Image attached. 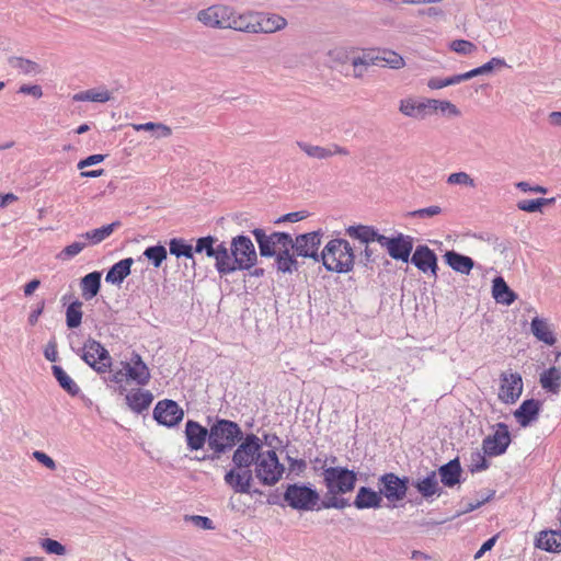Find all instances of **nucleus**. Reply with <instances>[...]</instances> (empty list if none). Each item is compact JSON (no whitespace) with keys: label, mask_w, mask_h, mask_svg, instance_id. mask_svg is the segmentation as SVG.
Returning <instances> with one entry per match:
<instances>
[{"label":"nucleus","mask_w":561,"mask_h":561,"mask_svg":"<svg viewBox=\"0 0 561 561\" xmlns=\"http://www.w3.org/2000/svg\"><path fill=\"white\" fill-rule=\"evenodd\" d=\"M213 26L253 34H271L284 30L287 26V20L276 13L256 11L237 13L229 7L215 5L213 7Z\"/></svg>","instance_id":"nucleus-1"},{"label":"nucleus","mask_w":561,"mask_h":561,"mask_svg":"<svg viewBox=\"0 0 561 561\" xmlns=\"http://www.w3.org/2000/svg\"><path fill=\"white\" fill-rule=\"evenodd\" d=\"M262 442L254 434L247 435L232 456L233 468L225 474L226 483L237 493H250L253 481L251 466L261 456Z\"/></svg>","instance_id":"nucleus-2"},{"label":"nucleus","mask_w":561,"mask_h":561,"mask_svg":"<svg viewBox=\"0 0 561 561\" xmlns=\"http://www.w3.org/2000/svg\"><path fill=\"white\" fill-rule=\"evenodd\" d=\"M213 256L220 273L249 268L257 259L255 248H218V251L213 248Z\"/></svg>","instance_id":"nucleus-3"},{"label":"nucleus","mask_w":561,"mask_h":561,"mask_svg":"<svg viewBox=\"0 0 561 561\" xmlns=\"http://www.w3.org/2000/svg\"><path fill=\"white\" fill-rule=\"evenodd\" d=\"M284 466L279 462L274 450H266L257 457L254 465V472L263 485H274L283 477Z\"/></svg>","instance_id":"nucleus-4"},{"label":"nucleus","mask_w":561,"mask_h":561,"mask_svg":"<svg viewBox=\"0 0 561 561\" xmlns=\"http://www.w3.org/2000/svg\"><path fill=\"white\" fill-rule=\"evenodd\" d=\"M323 480L331 495L345 494L354 490L357 476L343 467H329L323 470Z\"/></svg>","instance_id":"nucleus-5"},{"label":"nucleus","mask_w":561,"mask_h":561,"mask_svg":"<svg viewBox=\"0 0 561 561\" xmlns=\"http://www.w3.org/2000/svg\"><path fill=\"white\" fill-rule=\"evenodd\" d=\"M72 350L75 351L73 347ZM76 353L98 374L106 373L112 365L108 351L93 339H88L82 347L76 350Z\"/></svg>","instance_id":"nucleus-6"},{"label":"nucleus","mask_w":561,"mask_h":561,"mask_svg":"<svg viewBox=\"0 0 561 561\" xmlns=\"http://www.w3.org/2000/svg\"><path fill=\"white\" fill-rule=\"evenodd\" d=\"M242 433L237 423L228 420H218L213 424V451L220 454L231 449Z\"/></svg>","instance_id":"nucleus-7"},{"label":"nucleus","mask_w":561,"mask_h":561,"mask_svg":"<svg viewBox=\"0 0 561 561\" xmlns=\"http://www.w3.org/2000/svg\"><path fill=\"white\" fill-rule=\"evenodd\" d=\"M284 500L291 508L311 511L319 501V494L310 486L294 483L286 488Z\"/></svg>","instance_id":"nucleus-8"},{"label":"nucleus","mask_w":561,"mask_h":561,"mask_svg":"<svg viewBox=\"0 0 561 561\" xmlns=\"http://www.w3.org/2000/svg\"><path fill=\"white\" fill-rule=\"evenodd\" d=\"M353 248H322L321 257L328 271L348 272L354 264Z\"/></svg>","instance_id":"nucleus-9"},{"label":"nucleus","mask_w":561,"mask_h":561,"mask_svg":"<svg viewBox=\"0 0 561 561\" xmlns=\"http://www.w3.org/2000/svg\"><path fill=\"white\" fill-rule=\"evenodd\" d=\"M511 444V434L504 423L496 424L493 435L486 436L482 442L483 454L489 457H495L504 454Z\"/></svg>","instance_id":"nucleus-10"},{"label":"nucleus","mask_w":561,"mask_h":561,"mask_svg":"<svg viewBox=\"0 0 561 561\" xmlns=\"http://www.w3.org/2000/svg\"><path fill=\"white\" fill-rule=\"evenodd\" d=\"M408 478H399L394 473H385L379 478V489L381 496L383 495L390 502L401 501L405 497L408 491Z\"/></svg>","instance_id":"nucleus-11"},{"label":"nucleus","mask_w":561,"mask_h":561,"mask_svg":"<svg viewBox=\"0 0 561 561\" xmlns=\"http://www.w3.org/2000/svg\"><path fill=\"white\" fill-rule=\"evenodd\" d=\"M523 392V379L518 373H502L500 378L499 399L506 403H515Z\"/></svg>","instance_id":"nucleus-12"},{"label":"nucleus","mask_w":561,"mask_h":561,"mask_svg":"<svg viewBox=\"0 0 561 561\" xmlns=\"http://www.w3.org/2000/svg\"><path fill=\"white\" fill-rule=\"evenodd\" d=\"M183 410L173 400H162L153 409V419L161 425L172 427L182 421Z\"/></svg>","instance_id":"nucleus-13"},{"label":"nucleus","mask_w":561,"mask_h":561,"mask_svg":"<svg viewBox=\"0 0 561 561\" xmlns=\"http://www.w3.org/2000/svg\"><path fill=\"white\" fill-rule=\"evenodd\" d=\"M319 248H284L277 253L276 264L278 271L283 273H291L297 268L295 256H318Z\"/></svg>","instance_id":"nucleus-14"},{"label":"nucleus","mask_w":561,"mask_h":561,"mask_svg":"<svg viewBox=\"0 0 561 561\" xmlns=\"http://www.w3.org/2000/svg\"><path fill=\"white\" fill-rule=\"evenodd\" d=\"M296 146L309 158L327 160L335 154L347 156L350 151L337 144H331L329 147L312 145L307 141L298 140Z\"/></svg>","instance_id":"nucleus-15"},{"label":"nucleus","mask_w":561,"mask_h":561,"mask_svg":"<svg viewBox=\"0 0 561 561\" xmlns=\"http://www.w3.org/2000/svg\"><path fill=\"white\" fill-rule=\"evenodd\" d=\"M127 378L139 386H146L150 380V370L140 355L133 353L128 362H123Z\"/></svg>","instance_id":"nucleus-16"},{"label":"nucleus","mask_w":561,"mask_h":561,"mask_svg":"<svg viewBox=\"0 0 561 561\" xmlns=\"http://www.w3.org/2000/svg\"><path fill=\"white\" fill-rule=\"evenodd\" d=\"M411 262L423 273L431 272L434 277H437V257L430 248H416Z\"/></svg>","instance_id":"nucleus-17"},{"label":"nucleus","mask_w":561,"mask_h":561,"mask_svg":"<svg viewBox=\"0 0 561 561\" xmlns=\"http://www.w3.org/2000/svg\"><path fill=\"white\" fill-rule=\"evenodd\" d=\"M353 504L357 510H376L381 507L382 496L380 491H375L368 486H360Z\"/></svg>","instance_id":"nucleus-18"},{"label":"nucleus","mask_w":561,"mask_h":561,"mask_svg":"<svg viewBox=\"0 0 561 561\" xmlns=\"http://www.w3.org/2000/svg\"><path fill=\"white\" fill-rule=\"evenodd\" d=\"M252 233L257 242V245H295L294 239L287 232H272L266 234L264 229L255 228Z\"/></svg>","instance_id":"nucleus-19"},{"label":"nucleus","mask_w":561,"mask_h":561,"mask_svg":"<svg viewBox=\"0 0 561 561\" xmlns=\"http://www.w3.org/2000/svg\"><path fill=\"white\" fill-rule=\"evenodd\" d=\"M413 486L427 501L433 496H440L443 493L436 471H431L426 477L417 479L413 482Z\"/></svg>","instance_id":"nucleus-20"},{"label":"nucleus","mask_w":561,"mask_h":561,"mask_svg":"<svg viewBox=\"0 0 561 561\" xmlns=\"http://www.w3.org/2000/svg\"><path fill=\"white\" fill-rule=\"evenodd\" d=\"M345 232L353 240L366 245L373 242L378 243V239L381 238L375 227L366 225L350 226L345 229Z\"/></svg>","instance_id":"nucleus-21"},{"label":"nucleus","mask_w":561,"mask_h":561,"mask_svg":"<svg viewBox=\"0 0 561 561\" xmlns=\"http://www.w3.org/2000/svg\"><path fill=\"white\" fill-rule=\"evenodd\" d=\"M126 403L135 413H142L153 401V394L149 390L135 389L126 394Z\"/></svg>","instance_id":"nucleus-22"},{"label":"nucleus","mask_w":561,"mask_h":561,"mask_svg":"<svg viewBox=\"0 0 561 561\" xmlns=\"http://www.w3.org/2000/svg\"><path fill=\"white\" fill-rule=\"evenodd\" d=\"M540 407V402L535 399L525 400L514 412V416L520 426L526 427L537 420Z\"/></svg>","instance_id":"nucleus-23"},{"label":"nucleus","mask_w":561,"mask_h":561,"mask_svg":"<svg viewBox=\"0 0 561 561\" xmlns=\"http://www.w3.org/2000/svg\"><path fill=\"white\" fill-rule=\"evenodd\" d=\"M207 428L203 427L195 421H187L185 426V436L188 448L193 450L201 449L206 440Z\"/></svg>","instance_id":"nucleus-24"},{"label":"nucleus","mask_w":561,"mask_h":561,"mask_svg":"<svg viewBox=\"0 0 561 561\" xmlns=\"http://www.w3.org/2000/svg\"><path fill=\"white\" fill-rule=\"evenodd\" d=\"M133 264L134 260L131 257H126L118 261L107 271L105 282L112 285L121 286L124 279L130 274Z\"/></svg>","instance_id":"nucleus-25"},{"label":"nucleus","mask_w":561,"mask_h":561,"mask_svg":"<svg viewBox=\"0 0 561 561\" xmlns=\"http://www.w3.org/2000/svg\"><path fill=\"white\" fill-rule=\"evenodd\" d=\"M536 547L548 552L561 551V529L542 530L536 539Z\"/></svg>","instance_id":"nucleus-26"},{"label":"nucleus","mask_w":561,"mask_h":561,"mask_svg":"<svg viewBox=\"0 0 561 561\" xmlns=\"http://www.w3.org/2000/svg\"><path fill=\"white\" fill-rule=\"evenodd\" d=\"M440 481L445 486L453 488L460 481L461 467L458 459H453L438 469Z\"/></svg>","instance_id":"nucleus-27"},{"label":"nucleus","mask_w":561,"mask_h":561,"mask_svg":"<svg viewBox=\"0 0 561 561\" xmlns=\"http://www.w3.org/2000/svg\"><path fill=\"white\" fill-rule=\"evenodd\" d=\"M492 296L496 302L510 306L516 299V294L508 287L503 277L497 276L493 279Z\"/></svg>","instance_id":"nucleus-28"},{"label":"nucleus","mask_w":561,"mask_h":561,"mask_svg":"<svg viewBox=\"0 0 561 561\" xmlns=\"http://www.w3.org/2000/svg\"><path fill=\"white\" fill-rule=\"evenodd\" d=\"M445 260L454 271L465 275H468L471 272L474 264L471 257L459 254L455 251H447Z\"/></svg>","instance_id":"nucleus-29"},{"label":"nucleus","mask_w":561,"mask_h":561,"mask_svg":"<svg viewBox=\"0 0 561 561\" xmlns=\"http://www.w3.org/2000/svg\"><path fill=\"white\" fill-rule=\"evenodd\" d=\"M101 272L94 271L89 274H87L81 279V290H82V297L85 300H90L94 298L101 288Z\"/></svg>","instance_id":"nucleus-30"},{"label":"nucleus","mask_w":561,"mask_h":561,"mask_svg":"<svg viewBox=\"0 0 561 561\" xmlns=\"http://www.w3.org/2000/svg\"><path fill=\"white\" fill-rule=\"evenodd\" d=\"M445 242L447 243H461L466 245H476L481 242H493L492 238L488 236L484 238L483 236H477L472 233H448L445 238ZM436 245H443L444 241H434Z\"/></svg>","instance_id":"nucleus-31"},{"label":"nucleus","mask_w":561,"mask_h":561,"mask_svg":"<svg viewBox=\"0 0 561 561\" xmlns=\"http://www.w3.org/2000/svg\"><path fill=\"white\" fill-rule=\"evenodd\" d=\"M541 387L551 393H559L561 388V369L558 367H550L540 375Z\"/></svg>","instance_id":"nucleus-32"},{"label":"nucleus","mask_w":561,"mask_h":561,"mask_svg":"<svg viewBox=\"0 0 561 561\" xmlns=\"http://www.w3.org/2000/svg\"><path fill=\"white\" fill-rule=\"evenodd\" d=\"M427 104L417 102L412 98H407L400 101L399 111L408 117L424 118L426 116Z\"/></svg>","instance_id":"nucleus-33"},{"label":"nucleus","mask_w":561,"mask_h":561,"mask_svg":"<svg viewBox=\"0 0 561 561\" xmlns=\"http://www.w3.org/2000/svg\"><path fill=\"white\" fill-rule=\"evenodd\" d=\"M530 327L531 333L537 340L546 343L547 345H553L556 343V337L553 332L550 330L547 320L536 317L533 319Z\"/></svg>","instance_id":"nucleus-34"},{"label":"nucleus","mask_w":561,"mask_h":561,"mask_svg":"<svg viewBox=\"0 0 561 561\" xmlns=\"http://www.w3.org/2000/svg\"><path fill=\"white\" fill-rule=\"evenodd\" d=\"M377 66L388 67L390 69H401L405 66L404 58L394 50L381 49L377 53Z\"/></svg>","instance_id":"nucleus-35"},{"label":"nucleus","mask_w":561,"mask_h":561,"mask_svg":"<svg viewBox=\"0 0 561 561\" xmlns=\"http://www.w3.org/2000/svg\"><path fill=\"white\" fill-rule=\"evenodd\" d=\"M112 99V93L105 88L89 89L76 93L72 100L76 102H99L105 103Z\"/></svg>","instance_id":"nucleus-36"},{"label":"nucleus","mask_w":561,"mask_h":561,"mask_svg":"<svg viewBox=\"0 0 561 561\" xmlns=\"http://www.w3.org/2000/svg\"><path fill=\"white\" fill-rule=\"evenodd\" d=\"M9 65L24 76H36L42 72L41 66L30 59L12 56L8 59Z\"/></svg>","instance_id":"nucleus-37"},{"label":"nucleus","mask_w":561,"mask_h":561,"mask_svg":"<svg viewBox=\"0 0 561 561\" xmlns=\"http://www.w3.org/2000/svg\"><path fill=\"white\" fill-rule=\"evenodd\" d=\"M51 370L59 386L70 396H77L80 392L79 386L60 366L54 365Z\"/></svg>","instance_id":"nucleus-38"},{"label":"nucleus","mask_w":561,"mask_h":561,"mask_svg":"<svg viewBox=\"0 0 561 561\" xmlns=\"http://www.w3.org/2000/svg\"><path fill=\"white\" fill-rule=\"evenodd\" d=\"M136 131H151L154 138H168L171 136V128L162 123L148 122L144 124H133Z\"/></svg>","instance_id":"nucleus-39"},{"label":"nucleus","mask_w":561,"mask_h":561,"mask_svg":"<svg viewBox=\"0 0 561 561\" xmlns=\"http://www.w3.org/2000/svg\"><path fill=\"white\" fill-rule=\"evenodd\" d=\"M119 226L121 222L115 221L101 228L88 231L84 233V237L87 240H90L92 243L96 244L105 240L107 237H110L114 232V230Z\"/></svg>","instance_id":"nucleus-40"},{"label":"nucleus","mask_w":561,"mask_h":561,"mask_svg":"<svg viewBox=\"0 0 561 561\" xmlns=\"http://www.w3.org/2000/svg\"><path fill=\"white\" fill-rule=\"evenodd\" d=\"M82 302L79 300L72 301L66 310V324L69 329L78 328L82 322Z\"/></svg>","instance_id":"nucleus-41"},{"label":"nucleus","mask_w":561,"mask_h":561,"mask_svg":"<svg viewBox=\"0 0 561 561\" xmlns=\"http://www.w3.org/2000/svg\"><path fill=\"white\" fill-rule=\"evenodd\" d=\"M355 51L352 47H334L333 49L329 50L328 56L330 58V61L333 66L337 65H344L352 59V54Z\"/></svg>","instance_id":"nucleus-42"},{"label":"nucleus","mask_w":561,"mask_h":561,"mask_svg":"<svg viewBox=\"0 0 561 561\" xmlns=\"http://www.w3.org/2000/svg\"><path fill=\"white\" fill-rule=\"evenodd\" d=\"M414 242L413 237L401 232H396L390 237L381 234V238L378 239L379 245H413Z\"/></svg>","instance_id":"nucleus-43"},{"label":"nucleus","mask_w":561,"mask_h":561,"mask_svg":"<svg viewBox=\"0 0 561 561\" xmlns=\"http://www.w3.org/2000/svg\"><path fill=\"white\" fill-rule=\"evenodd\" d=\"M553 202L554 198L523 199L517 203V207L527 213H535L540 210L542 206L550 205Z\"/></svg>","instance_id":"nucleus-44"},{"label":"nucleus","mask_w":561,"mask_h":561,"mask_svg":"<svg viewBox=\"0 0 561 561\" xmlns=\"http://www.w3.org/2000/svg\"><path fill=\"white\" fill-rule=\"evenodd\" d=\"M322 232L321 230L302 233L296 237L294 240L295 245H320Z\"/></svg>","instance_id":"nucleus-45"},{"label":"nucleus","mask_w":561,"mask_h":561,"mask_svg":"<svg viewBox=\"0 0 561 561\" xmlns=\"http://www.w3.org/2000/svg\"><path fill=\"white\" fill-rule=\"evenodd\" d=\"M144 255L152 262L154 267H159L167 259V248H146Z\"/></svg>","instance_id":"nucleus-46"},{"label":"nucleus","mask_w":561,"mask_h":561,"mask_svg":"<svg viewBox=\"0 0 561 561\" xmlns=\"http://www.w3.org/2000/svg\"><path fill=\"white\" fill-rule=\"evenodd\" d=\"M447 183L450 185H465L469 187H474L473 179L467 172H455L448 175Z\"/></svg>","instance_id":"nucleus-47"},{"label":"nucleus","mask_w":561,"mask_h":561,"mask_svg":"<svg viewBox=\"0 0 561 561\" xmlns=\"http://www.w3.org/2000/svg\"><path fill=\"white\" fill-rule=\"evenodd\" d=\"M170 253L176 257L185 256L193 257L194 253H205L210 257V248H169Z\"/></svg>","instance_id":"nucleus-48"},{"label":"nucleus","mask_w":561,"mask_h":561,"mask_svg":"<svg viewBox=\"0 0 561 561\" xmlns=\"http://www.w3.org/2000/svg\"><path fill=\"white\" fill-rule=\"evenodd\" d=\"M450 49L460 55H471L477 50V46L466 39H455L450 43Z\"/></svg>","instance_id":"nucleus-49"},{"label":"nucleus","mask_w":561,"mask_h":561,"mask_svg":"<svg viewBox=\"0 0 561 561\" xmlns=\"http://www.w3.org/2000/svg\"><path fill=\"white\" fill-rule=\"evenodd\" d=\"M351 62L353 67L357 66H377V54L374 51H365L360 56H352Z\"/></svg>","instance_id":"nucleus-50"},{"label":"nucleus","mask_w":561,"mask_h":561,"mask_svg":"<svg viewBox=\"0 0 561 561\" xmlns=\"http://www.w3.org/2000/svg\"><path fill=\"white\" fill-rule=\"evenodd\" d=\"M41 547L48 554L64 556L66 553V548L59 541L50 538L43 539L41 541Z\"/></svg>","instance_id":"nucleus-51"},{"label":"nucleus","mask_w":561,"mask_h":561,"mask_svg":"<svg viewBox=\"0 0 561 561\" xmlns=\"http://www.w3.org/2000/svg\"><path fill=\"white\" fill-rule=\"evenodd\" d=\"M309 216L307 210H299L294 213H288L277 219L274 220V224L279 225L283 222H297L306 219Z\"/></svg>","instance_id":"nucleus-52"},{"label":"nucleus","mask_w":561,"mask_h":561,"mask_svg":"<svg viewBox=\"0 0 561 561\" xmlns=\"http://www.w3.org/2000/svg\"><path fill=\"white\" fill-rule=\"evenodd\" d=\"M442 213V208L437 205H432L430 207L421 208L414 211H411L409 215L415 218H430L437 216Z\"/></svg>","instance_id":"nucleus-53"},{"label":"nucleus","mask_w":561,"mask_h":561,"mask_svg":"<svg viewBox=\"0 0 561 561\" xmlns=\"http://www.w3.org/2000/svg\"><path fill=\"white\" fill-rule=\"evenodd\" d=\"M489 467V463L484 457L479 450L473 451L471 454V471H482L485 470Z\"/></svg>","instance_id":"nucleus-54"},{"label":"nucleus","mask_w":561,"mask_h":561,"mask_svg":"<svg viewBox=\"0 0 561 561\" xmlns=\"http://www.w3.org/2000/svg\"><path fill=\"white\" fill-rule=\"evenodd\" d=\"M186 522H191L196 528L210 529V518L199 515H186Z\"/></svg>","instance_id":"nucleus-55"},{"label":"nucleus","mask_w":561,"mask_h":561,"mask_svg":"<svg viewBox=\"0 0 561 561\" xmlns=\"http://www.w3.org/2000/svg\"><path fill=\"white\" fill-rule=\"evenodd\" d=\"M348 501L342 497H337L336 495H332L330 499H327L322 502L323 508H344L348 506Z\"/></svg>","instance_id":"nucleus-56"},{"label":"nucleus","mask_w":561,"mask_h":561,"mask_svg":"<svg viewBox=\"0 0 561 561\" xmlns=\"http://www.w3.org/2000/svg\"><path fill=\"white\" fill-rule=\"evenodd\" d=\"M389 255L396 260L409 261L413 248H387Z\"/></svg>","instance_id":"nucleus-57"},{"label":"nucleus","mask_w":561,"mask_h":561,"mask_svg":"<svg viewBox=\"0 0 561 561\" xmlns=\"http://www.w3.org/2000/svg\"><path fill=\"white\" fill-rule=\"evenodd\" d=\"M33 457L41 462L46 468L54 470L56 468V462L51 457H49L47 454L36 450L33 453Z\"/></svg>","instance_id":"nucleus-58"},{"label":"nucleus","mask_w":561,"mask_h":561,"mask_svg":"<svg viewBox=\"0 0 561 561\" xmlns=\"http://www.w3.org/2000/svg\"><path fill=\"white\" fill-rule=\"evenodd\" d=\"M506 62L503 58L493 57L488 62L481 66L483 75L492 72L493 69L505 67Z\"/></svg>","instance_id":"nucleus-59"},{"label":"nucleus","mask_w":561,"mask_h":561,"mask_svg":"<svg viewBox=\"0 0 561 561\" xmlns=\"http://www.w3.org/2000/svg\"><path fill=\"white\" fill-rule=\"evenodd\" d=\"M104 159H105L104 154H92L83 160H80L77 164V168L79 170H83L84 168H88V167H91V165H94V164H98V163L104 161Z\"/></svg>","instance_id":"nucleus-60"},{"label":"nucleus","mask_w":561,"mask_h":561,"mask_svg":"<svg viewBox=\"0 0 561 561\" xmlns=\"http://www.w3.org/2000/svg\"><path fill=\"white\" fill-rule=\"evenodd\" d=\"M19 93L32 95L36 99H39L43 95V90L37 84H34V85L23 84L20 87Z\"/></svg>","instance_id":"nucleus-61"},{"label":"nucleus","mask_w":561,"mask_h":561,"mask_svg":"<svg viewBox=\"0 0 561 561\" xmlns=\"http://www.w3.org/2000/svg\"><path fill=\"white\" fill-rule=\"evenodd\" d=\"M517 188H519L522 192H534V193H541L546 194L547 188L540 185L531 186L528 182H518L516 184Z\"/></svg>","instance_id":"nucleus-62"},{"label":"nucleus","mask_w":561,"mask_h":561,"mask_svg":"<svg viewBox=\"0 0 561 561\" xmlns=\"http://www.w3.org/2000/svg\"><path fill=\"white\" fill-rule=\"evenodd\" d=\"M440 112H447L450 116H459L460 111L458 107L449 101H442L439 105Z\"/></svg>","instance_id":"nucleus-63"},{"label":"nucleus","mask_w":561,"mask_h":561,"mask_svg":"<svg viewBox=\"0 0 561 561\" xmlns=\"http://www.w3.org/2000/svg\"><path fill=\"white\" fill-rule=\"evenodd\" d=\"M495 542H496L495 536L491 537L490 539L484 541L482 543V546L480 547V549L474 554V559H480L486 551L491 550L494 547Z\"/></svg>","instance_id":"nucleus-64"}]
</instances>
